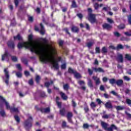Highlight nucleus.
<instances>
[{"label":"nucleus","mask_w":131,"mask_h":131,"mask_svg":"<svg viewBox=\"0 0 131 131\" xmlns=\"http://www.w3.org/2000/svg\"><path fill=\"white\" fill-rule=\"evenodd\" d=\"M10 111L11 112H15L16 113H19V110H18V108L12 107Z\"/></svg>","instance_id":"a878e982"},{"label":"nucleus","mask_w":131,"mask_h":131,"mask_svg":"<svg viewBox=\"0 0 131 131\" xmlns=\"http://www.w3.org/2000/svg\"><path fill=\"white\" fill-rule=\"evenodd\" d=\"M77 16L78 17V18H79L80 19H82L83 16L82 14H81V13H78L77 14Z\"/></svg>","instance_id":"0e129e2a"},{"label":"nucleus","mask_w":131,"mask_h":131,"mask_svg":"<svg viewBox=\"0 0 131 131\" xmlns=\"http://www.w3.org/2000/svg\"><path fill=\"white\" fill-rule=\"evenodd\" d=\"M117 85L118 86H121L123 84V80L122 79H119L116 81Z\"/></svg>","instance_id":"f8f14e48"},{"label":"nucleus","mask_w":131,"mask_h":131,"mask_svg":"<svg viewBox=\"0 0 131 131\" xmlns=\"http://www.w3.org/2000/svg\"><path fill=\"white\" fill-rule=\"evenodd\" d=\"M102 10H103V11H105V12H108V11H110L111 9H110V7L106 6V7H103Z\"/></svg>","instance_id":"72a5a7b5"},{"label":"nucleus","mask_w":131,"mask_h":131,"mask_svg":"<svg viewBox=\"0 0 131 131\" xmlns=\"http://www.w3.org/2000/svg\"><path fill=\"white\" fill-rule=\"evenodd\" d=\"M102 118L107 119L109 118V115L105 114V115H104L103 116H102Z\"/></svg>","instance_id":"bf43d9fd"},{"label":"nucleus","mask_w":131,"mask_h":131,"mask_svg":"<svg viewBox=\"0 0 131 131\" xmlns=\"http://www.w3.org/2000/svg\"><path fill=\"white\" fill-rule=\"evenodd\" d=\"M116 108L118 111H119L120 110H123V109H124V106H116Z\"/></svg>","instance_id":"cd10ccee"},{"label":"nucleus","mask_w":131,"mask_h":131,"mask_svg":"<svg viewBox=\"0 0 131 131\" xmlns=\"http://www.w3.org/2000/svg\"><path fill=\"white\" fill-rule=\"evenodd\" d=\"M101 125L104 129L107 130V127H108V124H107V123H105V122L102 121Z\"/></svg>","instance_id":"6ab92c4d"},{"label":"nucleus","mask_w":131,"mask_h":131,"mask_svg":"<svg viewBox=\"0 0 131 131\" xmlns=\"http://www.w3.org/2000/svg\"><path fill=\"white\" fill-rule=\"evenodd\" d=\"M123 79L124 80H126V81H129L130 80V78L126 76H124Z\"/></svg>","instance_id":"37998d69"},{"label":"nucleus","mask_w":131,"mask_h":131,"mask_svg":"<svg viewBox=\"0 0 131 131\" xmlns=\"http://www.w3.org/2000/svg\"><path fill=\"white\" fill-rule=\"evenodd\" d=\"M109 81L111 84H114V83H116V81H115V79H110Z\"/></svg>","instance_id":"f704fd0d"},{"label":"nucleus","mask_w":131,"mask_h":131,"mask_svg":"<svg viewBox=\"0 0 131 131\" xmlns=\"http://www.w3.org/2000/svg\"><path fill=\"white\" fill-rule=\"evenodd\" d=\"M51 84H53V81H51L50 82H47L45 83V86H46V88H49V86H50Z\"/></svg>","instance_id":"c756f323"},{"label":"nucleus","mask_w":131,"mask_h":131,"mask_svg":"<svg viewBox=\"0 0 131 131\" xmlns=\"http://www.w3.org/2000/svg\"><path fill=\"white\" fill-rule=\"evenodd\" d=\"M4 73L5 76L3 77V80H4L5 83L8 85L9 84V80L10 79V75H9V71H8V69H4Z\"/></svg>","instance_id":"20e7f679"},{"label":"nucleus","mask_w":131,"mask_h":131,"mask_svg":"<svg viewBox=\"0 0 131 131\" xmlns=\"http://www.w3.org/2000/svg\"><path fill=\"white\" fill-rule=\"evenodd\" d=\"M125 26H124V24L120 25L118 27L119 29H123L124 28H125Z\"/></svg>","instance_id":"79ce46f5"},{"label":"nucleus","mask_w":131,"mask_h":131,"mask_svg":"<svg viewBox=\"0 0 131 131\" xmlns=\"http://www.w3.org/2000/svg\"><path fill=\"white\" fill-rule=\"evenodd\" d=\"M84 110L85 113H88V112H89V111H90V109L89 108V107L87 106L86 105H85V107H84Z\"/></svg>","instance_id":"e433bc0d"},{"label":"nucleus","mask_w":131,"mask_h":131,"mask_svg":"<svg viewBox=\"0 0 131 131\" xmlns=\"http://www.w3.org/2000/svg\"><path fill=\"white\" fill-rule=\"evenodd\" d=\"M71 117H72V113L69 112L67 114V118L69 122H72Z\"/></svg>","instance_id":"2eb2a0df"},{"label":"nucleus","mask_w":131,"mask_h":131,"mask_svg":"<svg viewBox=\"0 0 131 131\" xmlns=\"http://www.w3.org/2000/svg\"><path fill=\"white\" fill-rule=\"evenodd\" d=\"M78 83L80 85H82V84L84 85V84H85V82H84V81H82V80L78 81Z\"/></svg>","instance_id":"c9c22d12"},{"label":"nucleus","mask_w":131,"mask_h":131,"mask_svg":"<svg viewBox=\"0 0 131 131\" xmlns=\"http://www.w3.org/2000/svg\"><path fill=\"white\" fill-rule=\"evenodd\" d=\"M41 41H42L43 43H40L42 45L43 47H48V46H50V47H51L53 50H51L50 54L47 57H45V60L41 59L39 56L40 60L44 63H51V64H52L53 67L55 68V69H59V64H58V62L61 61V57H57L58 52H57L56 47L50 45H45V43H47V39L46 38H41Z\"/></svg>","instance_id":"f03ea898"},{"label":"nucleus","mask_w":131,"mask_h":131,"mask_svg":"<svg viewBox=\"0 0 131 131\" xmlns=\"http://www.w3.org/2000/svg\"><path fill=\"white\" fill-rule=\"evenodd\" d=\"M35 80L37 83H38V82H39V80H40V77H39V76H36Z\"/></svg>","instance_id":"58836bf2"},{"label":"nucleus","mask_w":131,"mask_h":131,"mask_svg":"<svg viewBox=\"0 0 131 131\" xmlns=\"http://www.w3.org/2000/svg\"><path fill=\"white\" fill-rule=\"evenodd\" d=\"M93 45H94V43L93 42H90L88 43L87 46L89 48H91V47H92L93 46Z\"/></svg>","instance_id":"5fc2aeb1"},{"label":"nucleus","mask_w":131,"mask_h":131,"mask_svg":"<svg viewBox=\"0 0 131 131\" xmlns=\"http://www.w3.org/2000/svg\"><path fill=\"white\" fill-rule=\"evenodd\" d=\"M11 59L13 62H17V60H18L16 56H12Z\"/></svg>","instance_id":"de8ad7c7"},{"label":"nucleus","mask_w":131,"mask_h":131,"mask_svg":"<svg viewBox=\"0 0 131 131\" xmlns=\"http://www.w3.org/2000/svg\"><path fill=\"white\" fill-rule=\"evenodd\" d=\"M41 97H42V98L47 97V95H46V93L44 92H42L41 93Z\"/></svg>","instance_id":"6e6d98bb"},{"label":"nucleus","mask_w":131,"mask_h":131,"mask_svg":"<svg viewBox=\"0 0 131 131\" xmlns=\"http://www.w3.org/2000/svg\"><path fill=\"white\" fill-rule=\"evenodd\" d=\"M69 73H71L72 74H74V73H75L76 72V71L73 70L72 69H71V68H69L68 70Z\"/></svg>","instance_id":"2f4dec72"},{"label":"nucleus","mask_w":131,"mask_h":131,"mask_svg":"<svg viewBox=\"0 0 131 131\" xmlns=\"http://www.w3.org/2000/svg\"><path fill=\"white\" fill-rule=\"evenodd\" d=\"M113 128L114 129H117V127H116V126H115L114 125H112L110 127L107 128L106 130L112 131L113 130Z\"/></svg>","instance_id":"aec40b11"},{"label":"nucleus","mask_w":131,"mask_h":131,"mask_svg":"<svg viewBox=\"0 0 131 131\" xmlns=\"http://www.w3.org/2000/svg\"><path fill=\"white\" fill-rule=\"evenodd\" d=\"M16 68H17L18 70H19L20 71H22V68L21 67V65H20V64H17L16 65Z\"/></svg>","instance_id":"a19ab883"},{"label":"nucleus","mask_w":131,"mask_h":131,"mask_svg":"<svg viewBox=\"0 0 131 131\" xmlns=\"http://www.w3.org/2000/svg\"><path fill=\"white\" fill-rule=\"evenodd\" d=\"M124 34L127 36H131V30L129 32H126L124 33Z\"/></svg>","instance_id":"c03bdc74"},{"label":"nucleus","mask_w":131,"mask_h":131,"mask_svg":"<svg viewBox=\"0 0 131 131\" xmlns=\"http://www.w3.org/2000/svg\"><path fill=\"white\" fill-rule=\"evenodd\" d=\"M96 102H97L98 104H99V105H100V104H102V103H103V102H102L100 99L98 98L97 99H96Z\"/></svg>","instance_id":"680f3d73"},{"label":"nucleus","mask_w":131,"mask_h":131,"mask_svg":"<svg viewBox=\"0 0 131 131\" xmlns=\"http://www.w3.org/2000/svg\"><path fill=\"white\" fill-rule=\"evenodd\" d=\"M7 59H9V53L7 51H6L5 54L2 55V60L5 61Z\"/></svg>","instance_id":"9d476101"},{"label":"nucleus","mask_w":131,"mask_h":131,"mask_svg":"<svg viewBox=\"0 0 131 131\" xmlns=\"http://www.w3.org/2000/svg\"><path fill=\"white\" fill-rule=\"evenodd\" d=\"M0 103L4 106V104L6 105V109L8 110H11L12 109V106H10V103L8 101H6V99L4 98L2 96H0Z\"/></svg>","instance_id":"7ed1b4c3"},{"label":"nucleus","mask_w":131,"mask_h":131,"mask_svg":"<svg viewBox=\"0 0 131 131\" xmlns=\"http://www.w3.org/2000/svg\"><path fill=\"white\" fill-rule=\"evenodd\" d=\"M105 106L108 108V109H111L112 108V104L111 103V101H108L105 104Z\"/></svg>","instance_id":"ddd939ff"},{"label":"nucleus","mask_w":131,"mask_h":131,"mask_svg":"<svg viewBox=\"0 0 131 131\" xmlns=\"http://www.w3.org/2000/svg\"><path fill=\"white\" fill-rule=\"evenodd\" d=\"M14 3L15 7H18V5H19V2L18 1V0H14Z\"/></svg>","instance_id":"69168bd1"},{"label":"nucleus","mask_w":131,"mask_h":131,"mask_svg":"<svg viewBox=\"0 0 131 131\" xmlns=\"http://www.w3.org/2000/svg\"><path fill=\"white\" fill-rule=\"evenodd\" d=\"M72 31L73 32H77L78 31V28L73 26L72 28Z\"/></svg>","instance_id":"c85d7f7f"},{"label":"nucleus","mask_w":131,"mask_h":131,"mask_svg":"<svg viewBox=\"0 0 131 131\" xmlns=\"http://www.w3.org/2000/svg\"><path fill=\"white\" fill-rule=\"evenodd\" d=\"M88 85L90 86V88H93L94 85H93V81H92V80L90 79H88Z\"/></svg>","instance_id":"393cba45"},{"label":"nucleus","mask_w":131,"mask_h":131,"mask_svg":"<svg viewBox=\"0 0 131 131\" xmlns=\"http://www.w3.org/2000/svg\"><path fill=\"white\" fill-rule=\"evenodd\" d=\"M14 118L17 122H20V118H19L17 116H14Z\"/></svg>","instance_id":"8fccbe9b"},{"label":"nucleus","mask_w":131,"mask_h":131,"mask_svg":"<svg viewBox=\"0 0 131 131\" xmlns=\"http://www.w3.org/2000/svg\"><path fill=\"white\" fill-rule=\"evenodd\" d=\"M72 7L73 8H75V7H76V3H75V1H72Z\"/></svg>","instance_id":"864d4df0"},{"label":"nucleus","mask_w":131,"mask_h":131,"mask_svg":"<svg viewBox=\"0 0 131 131\" xmlns=\"http://www.w3.org/2000/svg\"><path fill=\"white\" fill-rule=\"evenodd\" d=\"M31 122H32V118L29 117L28 119L25 122V126L26 129H28V128L31 127Z\"/></svg>","instance_id":"39448f33"},{"label":"nucleus","mask_w":131,"mask_h":131,"mask_svg":"<svg viewBox=\"0 0 131 131\" xmlns=\"http://www.w3.org/2000/svg\"><path fill=\"white\" fill-rule=\"evenodd\" d=\"M16 75L17 77H19V78L22 77V73H21V72H17Z\"/></svg>","instance_id":"ea45409f"},{"label":"nucleus","mask_w":131,"mask_h":131,"mask_svg":"<svg viewBox=\"0 0 131 131\" xmlns=\"http://www.w3.org/2000/svg\"><path fill=\"white\" fill-rule=\"evenodd\" d=\"M60 113L62 116H64L65 115V108H62L60 110Z\"/></svg>","instance_id":"7c9ffc66"},{"label":"nucleus","mask_w":131,"mask_h":131,"mask_svg":"<svg viewBox=\"0 0 131 131\" xmlns=\"http://www.w3.org/2000/svg\"><path fill=\"white\" fill-rule=\"evenodd\" d=\"M35 30L36 31H39L40 34H42V35H43L45 34V28L43 27V26L42 24H40V29H38V28L36 26L35 27Z\"/></svg>","instance_id":"0eeeda50"},{"label":"nucleus","mask_w":131,"mask_h":131,"mask_svg":"<svg viewBox=\"0 0 131 131\" xmlns=\"http://www.w3.org/2000/svg\"><path fill=\"white\" fill-rule=\"evenodd\" d=\"M126 102L128 105H131V100L129 99H126Z\"/></svg>","instance_id":"603ef678"},{"label":"nucleus","mask_w":131,"mask_h":131,"mask_svg":"<svg viewBox=\"0 0 131 131\" xmlns=\"http://www.w3.org/2000/svg\"><path fill=\"white\" fill-rule=\"evenodd\" d=\"M28 39L29 41L28 42L18 43L17 45L18 49H21L23 47L26 49H29L31 52L38 55L41 60H45L46 58L48 57L51 53V51L54 50L52 47L49 45L45 47L40 43L32 40V35H29Z\"/></svg>","instance_id":"f257e3e1"},{"label":"nucleus","mask_w":131,"mask_h":131,"mask_svg":"<svg viewBox=\"0 0 131 131\" xmlns=\"http://www.w3.org/2000/svg\"><path fill=\"white\" fill-rule=\"evenodd\" d=\"M83 128H89V124H84L83 125Z\"/></svg>","instance_id":"338daca9"},{"label":"nucleus","mask_w":131,"mask_h":131,"mask_svg":"<svg viewBox=\"0 0 131 131\" xmlns=\"http://www.w3.org/2000/svg\"><path fill=\"white\" fill-rule=\"evenodd\" d=\"M59 45L60 47H62L63 46V44L64 43V41L62 40H58Z\"/></svg>","instance_id":"49530a36"},{"label":"nucleus","mask_w":131,"mask_h":131,"mask_svg":"<svg viewBox=\"0 0 131 131\" xmlns=\"http://www.w3.org/2000/svg\"><path fill=\"white\" fill-rule=\"evenodd\" d=\"M74 75L75 78H77V79L81 78V75H80V74H79L76 72L74 73Z\"/></svg>","instance_id":"412c9836"},{"label":"nucleus","mask_w":131,"mask_h":131,"mask_svg":"<svg viewBox=\"0 0 131 131\" xmlns=\"http://www.w3.org/2000/svg\"><path fill=\"white\" fill-rule=\"evenodd\" d=\"M90 106L92 109H94L97 107V104L95 102H92L90 104Z\"/></svg>","instance_id":"b1692460"},{"label":"nucleus","mask_w":131,"mask_h":131,"mask_svg":"<svg viewBox=\"0 0 131 131\" xmlns=\"http://www.w3.org/2000/svg\"><path fill=\"white\" fill-rule=\"evenodd\" d=\"M127 116H128V118H129V119H131V114L128 113H126Z\"/></svg>","instance_id":"774afa93"},{"label":"nucleus","mask_w":131,"mask_h":131,"mask_svg":"<svg viewBox=\"0 0 131 131\" xmlns=\"http://www.w3.org/2000/svg\"><path fill=\"white\" fill-rule=\"evenodd\" d=\"M125 59H127L128 61H131V55L129 54H126L125 56Z\"/></svg>","instance_id":"473e14b6"},{"label":"nucleus","mask_w":131,"mask_h":131,"mask_svg":"<svg viewBox=\"0 0 131 131\" xmlns=\"http://www.w3.org/2000/svg\"><path fill=\"white\" fill-rule=\"evenodd\" d=\"M93 69L95 71V72H104V70L101 68H93Z\"/></svg>","instance_id":"a211bd4d"},{"label":"nucleus","mask_w":131,"mask_h":131,"mask_svg":"<svg viewBox=\"0 0 131 131\" xmlns=\"http://www.w3.org/2000/svg\"><path fill=\"white\" fill-rule=\"evenodd\" d=\"M41 112H44V113H49L50 112V107L42 108L41 110Z\"/></svg>","instance_id":"4be33fe9"},{"label":"nucleus","mask_w":131,"mask_h":131,"mask_svg":"<svg viewBox=\"0 0 131 131\" xmlns=\"http://www.w3.org/2000/svg\"><path fill=\"white\" fill-rule=\"evenodd\" d=\"M61 69H66V63H64L61 65Z\"/></svg>","instance_id":"052dcab7"},{"label":"nucleus","mask_w":131,"mask_h":131,"mask_svg":"<svg viewBox=\"0 0 131 131\" xmlns=\"http://www.w3.org/2000/svg\"><path fill=\"white\" fill-rule=\"evenodd\" d=\"M103 28L105 29H107V30H109V29H111L112 28V26L108 24H104L103 25Z\"/></svg>","instance_id":"9b49d317"},{"label":"nucleus","mask_w":131,"mask_h":131,"mask_svg":"<svg viewBox=\"0 0 131 131\" xmlns=\"http://www.w3.org/2000/svg\"><path fill=\"white\" fill-rule=\"evenodd\" d=\"M100 91H105V87H104V85H101L100 86Z\"/></svg>","instance_id":"13d9d810"},{"label":"nucleus","mask_w":131,"mask_h":131,"mask_svg":"<svg viewBox=\"0 0 131 131\" xmlns=\"http://www.w3.org/2000/svg\"><path fill=\"white\" fill-rule=\"evenodd\" d=\"M102 52L103 53V54H106V53L107 52V48H106V47H103Z\"/></svg>","instance_id":"4c0bfd02"},{"label":"nucleus","mask_w":131,"mask_h":131,"mask_svg":"<svg viewBox=\"0 0 131 131\" xmlns=\"http://www.w3.org/2000/svg\"><path fill=\"white\" fill-rule=\"evenodd\" d=\"M117 49H123V46L122 45H118L117 46Z\"/></svg>","instance_id":"e2e57ef3"},{"label":"nucleus","mask_w":131,"mask_h":131,"mask_svg":"<svg viewBox=\"0 0 131 131\" xmlns=\"http://www.w3.org/2000/svg\"><path fill=\"white\" fill-rule=\"evenodd\" d=\"M117 61H118V63H123V56L122 54H118V56L117 57Z\"/></svg>","instance_id":"6e6552de"},{"label":"nucleus","mask_w":131,"mask_h":131,"mask_svg":"<svg viewBox=\"0 0 131 131\" xmlns=\"http://www.w3.org/2000/svg\"><path fill=\"white\" fill-rule=\"evenodd\" d=\"M8 47L11 49H14V48H15V45L14 44V42L13 41H8Z\"/></svg>","instance_id":"4468645a"},{"label":"nucleus","mask_w":131,"mask_h":131,"mask_svg":"<svg viewBox=\"0 0 131 131\" xmlns=\"http://www.w3.org/2000/svg\"><path fill=\"white\" fill-rule=\"evenodd\" d=\"M95 10H98L99 9V4L98 3H95L94 6Z\"/></svg>","instance_id":"3c124183"},{"label":"nucleus","mask_w":131,"mask_h":131,"mask_svg":"<svg viewBox=\"0 0 131 131\" xmlns=\"http://www.w3.org/2000/svg\"><path fill=\"white\" fill-rule=\"evenodd\" d=\"M93 78L94 80H95V81L96 82V84H100L101 82V81H100V78L96 76H94Z\"/></svg>","instance_id":"f3484780"},{"label":"nucleus","mask_w":131,"mask_h":131,"mask_svg":"<svg viewBox=\"0 0 131 131\" xmlns=\"http://www.w3.org/2000/svg\"><path fill=\"white\" fill-rule=\"evenodd\" d=\"M114 34L115 36H116L117 37H119V36H120V34H119V33H118V32H115L114 33Z\"/></svg>","instance_id":"09e8293b"},{"label":"nucleus","mask_w":131,"mask_h":131,"mask_svg":"<svg viewBox=\"0 0 131 131\" xmlns=\"http://www.w3.org/2000/svg\"><path fill=\"white\" fill-rule=\"evenodd\" d=\"M14 40H16V39H18V40H22V37L20 35V34H18L16 36L14 37Z\"/></svg>","instance_id":"5701e85b"},{"label":"nucleus","mask_w":131,"mask_h":131,"mask_svg":"<svg viewBox=\"0 0 131 131\" xmlns=\"http://www.w3.org/2000/svg\"><path fill=\"white\" fill-rule=\"evenodd\" d=\"M72 103L73 108H75V107H76V103L74 102V100H72Z\"/></svg>","instance_id":"4d7b16f0"},{"label":"nucleus","mask_w":131,"mask_h":131,"mask_svg":"<svg viewBox=\"0 0 131 131\" xmlns=\"http://www.w3.org/2000/svg\"><path fill=\"white\" fill-rule=\"evenodd\" d=\"M63 90L64 91H68V90H69V85L68 84H64L63 86Z\"/></svg>","instance_id":"bb28decb"},{"label":"nucleus","mask_w":131,"mask_h":131,"mask_svg":"<svg viewBox=\"0 0 131 131\" xmlns=\"http://www.w3.org/2000/svg\"><path fill=\"white\" fill-rule=\"evenodd\" d=\"M88 20L91 22V23H95L96 22V15L93 13H89Z\"/></svg>","instance_id":"423d86ee"},{"label":"nucleus","mask_w":131,"mask_h":131,"mask_svg":"<svg viewBox=\"0 0 131 131\" xmlns=\"http://www.w3.org/2000/svg\"><path fill=\"white\" fill-rule=\"evenodd\" d=\"M107 22H108V23H110L111 24H112V23H114V21H113V20H112V19H111V18H108L107 19Z\"/></svg>","instance_id":"a18cd8bd"},{"label":"nucleus","mask_w":131,"mask_h":131,"mask_svg":"<svg viewBox=\"0 0 131 131\" xmlns=\"http://www.w3.org/2000/svg\"><path fill=\"white\" fill-rule=\"evenodd\" d=\"M3 104H1L0 103V115L4 117V116H6V113L5 112V111L3 110Z\"/></svg>","instance_id":"1a4fd4ad"},{"label":"nucleus","mask_w":131,"mask_h":131,"mask_svg":"<svg viewBox=\"0 0 131 131\" xmlns=\"http://www.w3.org/2000/svg\"><path fill=\"white\" fill-rule=\"evenodd\" d=\"M60 95L62 99H63V100H64L65 101H66V100H67L68 99V97H67V96H66V94H65V93H64L63 92H60Z\"/></svg>","instance_id":"dca6fc26"}]
</instances>
